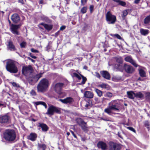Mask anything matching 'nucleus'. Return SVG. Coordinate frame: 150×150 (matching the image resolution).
I'll use <instances>...</instances> for the list:
<instances>
[{
  "instance_id": "nucleus-53",
  "label": "nucleus",
  "mask_w": 150,
  "mask_h": 150,
  "mask_svg": "<svg viewBox=\"0 0 150 150\" xmlns=\"http://www.w3.org/2000/svg\"><path fill=\"white\" fill-rule=\"evenodd\" d=\"M95 76L98 78H100V74L98 72H95Z\"/></svg>"
},
{
  "instance_id": "nucleus-18",
  "label": "nucleus",
  "mask_w": 150,
  "mask_h": 150,
  "mask_svg": "<svg viewBox=\"0 0 150 150\" xmlns=\"http://www.w3.org/2000/svg\"><path fill=\"white\" fill-rule=\"evenodd\" d=\"M84 96L86 98H92L93 97V93L90 91H86L84 93Z\"/></svg>"
},
{
  "instance_id": "nucleus-33",
  "label": "nucleus",
  "mask_w": 150,
  "mask_h": 150,
  "mask_svg": "<svg viewBox=\"0 0 150 150\" xmlns=\"http://www.w3.org/2000/svg\"><path fill=\"white\" fill-rule=\"evenodd\" d=\"M99 86L101 88L108 89L109 88V87L108 85L107 84L103 83L99 85Z\"/></svg>"
},
{
  "instance_id": "nucleus-45",
  "label": "nucleus",
  "mask_w": 150,
  "mask_h": 150,
  "mask_svg": "<svg viewBox=\"0 0 150 150\" xmlns=\"http://www.w3.org/2000/svg\"><path fill=\"white\" fill-rule=\"evenodd\" d=\"M80 75L81 76V77L82 78V84H84L86 81V77H84L83 75H82L80 74Z\"/></svg>"
},
{
  "instance_id": "nucleus-46",
  "label": "nucleus",
  "mask_w": 150,
  "mask_h": 150,
  "mask_svg": "<svg viewBox=\"0 0 150 150\" xmlns=\"http://www.w3.org/2000/svg\"><path fill=\"white\" fill-rule=\"evenodd\" d=\"M30 93L31 96H35L36 95V93L35 91L33 89L30 92Z\"/></svg>"
},
{
  "instance_id": "nucleus-41",
  "label": "nucleus",
  "mask_w": 150,
  "mask_h": 150,
  "mask_svg": "<svg viewBox=\"0 0 150 150\" xmlns=\"http://www.w3.org/2000/svg\"><path fill=\"white\" fill-rule=\"evenodd\" d=\"M146 98L147 101L150 102V92L146 93Z\"/></svg>"
},
{
  "instance_id": "nucleus-42",
  "label": "nucleus",
  "mask_w": 150,
  "mask_h": 150,
  "mask_svg": "<svg viewBox=\"0 0 150 150\" xmlns=\"http://www.w3.org/2000/svg\"><path fill=\"white\" fill-rule=\"evenodd\" d=\"M87 10V7H84L81 8V12L82 13H85L86 12Z\"/></svg>"
},
{
  "instance_id": "nucleus-9",
  "label": "nucleus",
  "mask_w": 150,
  "mask_h": 150,
  "mask_svg": "<svg viewBox=\"0 0 150 150\" xmlns=\"http://www.w3.org/2000/svg\"><path fill=\"white\" fill-rule=\"evenodd\" d=\"M120 145L115 143L110 142L109 143V150H120Z\"/></svg>"
},
{
  "instance_id": "nucleus-54",
  "label": "nucleus",
  "mask_w": 150,
  "mask_h": 150,
  "mask_svg": "<svg viewBox=\"0 0 150 150\" xmlns=\"http://www.w3.org/2000/svg\"><path fill=\"white\" fill-rule=\"evenodd\" d=\"M90 10L91 13H92L93 8V6L92 5H90Z\"/></svg>"
},
{
  "instance_id": "nucleus-44",
  "label": "nucleus",
  "mask_w": 150,
  "mask_h": 150,
  "mask_svg": "<svg viewBox=\"0 0 150 150\" xmlns=\"http://www.w3.org/2000/svg\"><path fill=\"white\" fill-rule=\"evenodd\" d=\"M123 14L122 15V17L124 18L125 16H126L128 14V12L127 10H124L123 11Z\"/></svg>"
},
{
  "instance_id": "nucleus-21",
  "label": "nucleus",
  "mask_w": 150,
  "mask_h": 150,
  "mask_svg": "<svg viewBox=\"0 0 150 150\" xmlns=\"http://www.w3.org/2000/svg\"><path fill=\"white\" fill-rule=\"evenodd\" d=\"M42 74L40 73L35 76L34 78L31 80L32 81H33L34 83L36 82L39 79L42 77Z\"/></svg>"
},
{
  "instance_id": "nucleus-63",
  "label": "nucleus",
  "mask_w": 150,
  "mask_h": 150,
  "mask_svg": "<svg viewBox=\"0 0 150 150\" xmlns=\"http://www.w3.org/2000/svg\"><path fill=\"white\" fill-rule=\"evenodd\" d=\"M86 140V139L85 137H81V140L83 141H85Z\"/></svg>"
},
{
  "instance_id": "nucleus-37",
  "label": "nucleus",
  "mask_w": 150,
  "mask_h": 150,
  "mask_svg": "<svg viewBox=\"0 0 150 150\" xmlns=\"http://www.w3.org/2000/svg\"><path fill=\"white\" fill-rule=\"evenodd\" d=\"M38 150H40V149H42L43 150H45L46 148V146L44 144H39L38 145Z\"/></svg>"
},
{
  "instance_id": "nucleus-61",
  "label": "nucleus",
  "mask_w": 150,
  "mask_h": 150,
  "mask_svg": "<svg viewBox=\"0 0 150 150\" xmlns=\"http://www.w3.org/2000/svg\"><path fill=\"white\" fill-rule=\"evenodd\" d=\"M28 59L29 60H30L33 62H35L34 60H33V59H32L30 57H28Z\"/></svg>"
},
{
  "instance_id": "nucleus-43",
  "label": "nucleus",
  "mask_w": 150,
  "mask_h": 150,
  "mask_svg": "<svg viewBox=\"0 0 150 150\" xmlns=\"http://www.w3.org/2000/svg\"><path fill=\"white\" fill-rule=\"evenodd\" d=\"M118 1L117 3H119V4L122 5V6H124L126 5L125 2L122 1L120 0H119V1Z\"/></svg>"
},
{
  "instance_id": "nucleus-28",
  "label": "nucleus",
  "mask_w": 150,
  "mask_h": 150,
  "mask_svg": "<svg viewBox=\"0 0 150 150\" xmlns=\"http://www.w3.org/2000/svg\"><path fill=\"white\" fill-rule=\"evenodd\" d=\"M115 67L120 71H121L122 69V64L117 63L115 65Z\"/></svg>"
},
{
  "instance_id": "nucleus-25",
  "label": "nucleus",
  "mask_w": 150,
  "mask_h": 150,
  "mask_svg": "<svg viewBox=\"0 0 150 150\" xmlns=\"http://www.w3.org/2000/svg\"><path fill=\"white\" fill-rule=\"evenodd\" d=\"M39 126L41 128L42 130L44 131H47L48 129L47 125L44 124H40Z\"/></svg>"
},
{
  "instance_id": "nucleus-16",
  "label": "nucleus",
  "mask_w": 150,
  "mask_h": 150,
  "mask_svg": "<svg viewBox=\"0 0 150 150\" xmlns=\"http://www.w3.org/2000/svg\"><path fill=\"white\" fill-rule=\"evenodd\" d=\"M12 21L14 23H17L20 20V17L17 13H15L11 16Z\"/></svg>"
},
{
  "instance_id": "nucleus-49",
  "label": "nucleus",
  "mask_w": 150,
  "mask_h": 150,
  "mask_svg": "<svg viewBox=\"0 0 150 150\" xmlns=\"http://www.w3.org/2000/svg\"><path fill=\"white\" fill-rule=\"evenodd\" d=\"M145 125L148 128L149 125V123L148 121H145L144 122Z\"/></svg>"
},
{
  "instance_id": "nucleus-47",
  "label": "nucleus",
  "mask_w": 150,
  "mask_h": 150,
  "mask_svg": "<svg viewBox=\"0 0 150 150\" xmlns=\"http://www.w3.org/2000/svg\"><path fill=\"white\" fill-rule=\"evenodd\" d=\"M20 45L21 47L24 48L26 45V43L25 42H23L20 44Z\"/></svg>"
},
{
  "instance_id": "nucleus-34",
  "label": "nucleus",
  "mask_w": 150,
  "mask_h": 150,
  "mask_svg": "<svg viewBox=\"0 0 150 150\" xmlns=\"http://www.w3.org/2000/svg\"><path fill=\"white\" fill-rule=\"evenodd\" d=\"M122 79V77L121 76H115L112 77V80L113 81H118Z\"/></svg>"
},
{
  "instance_id": "nucleus-14",
  "label": "nucleus",
  "mask_w": 150,
  "mask_h": 150,
  "mask_svg": "<svg viewBox=\"0 0 150 150\" xmlns=\"http://www.w3.org/2000/svg\"><path fill=\"white\" fill-rule=\"evenodd\" d=\"M59 100L65 104H71L74 101L73 99L71 97H67L64 99H60Z\"/></svg>"
},
{
  "instance_id": "nucleus-29",
  "label": "nucleus",
  "mask_w": 150,
  "mask_h": 150,
  "mask_svg": "<svg viewBox=\"0 0 150 150\" xmlns=\"http://www.w3.org/2000/svg\"><path fill=\"white\" fill-rule=\"evenodd\" d=\"M144 95L143 93L141 92H139L137 93H135V97L137 98H138L142 99Z\"/></svg>"
},
{
  "instance_id": "nucleus-8",
  "label": "nucleus",
  "mask_w": 150,
  "mask_h": 150,
  "mask_svg": "<svg viewBox=\"0 0 150 150\" xmlns=\"http://www.w3.org/2000/svg\"><path fill=\"white\" fill-rule=\"evenodd\" d=\"M10 117L7 115L0 116V123L3 124H8L10 121Z\"/></svg>"
},
{
  "instance_id": "nucleus-3",
  "label": "nucleus",
  "mask_w": 150,
  "mask_h": 150,
  "mask_svg": "<svg viewBox=\"0 0 150 150\" xmlns=\"http://www.w3.org/2000/svg\"><path fill=\"white\" fill-rule=\"evenodd\" d=\"M48 86V80L46 79H43L40 81L37 86V92L39 93L45 92Z\"/></svg>"
},
{
  "instance_id": "nucleus-30",
  "label": "nucleus",
  "mask_w": 150,
  "mask_h": 150,
  "mask_svg": "<svg viewBox=\"0 0 150 150\" xmlns=\"http://www.w3.org/2000/svg\"><path fill=\"white\" fill-rule=\"evenodd\" d=\"M144 24L150 25V15L146 17L144 20Z\"/></svg>"
},
{
  "instance_id": "nucleus-13",
  "label": "nucleus",
  "mask_w": 150,
  "mask_h": 150,
  "mask_svg": "<svg viewBox=\"0 0 150 150\" xmlns=\"http://www.w3.org/2000/svg\"><path fill=\"white\" fill-rule=\"evenodd\" d=\"M124 66L126 71L127 73H132L134 71L133 68L131 66L125 64Z\"/></svg>"
},
{
  "instance_id": "nucleus-12",
  "label": "nucleus",
  "mask_w": 150,
  "mask_h": 150,
  "mask_svg": "<svg viewBox=\"0 0 150 150\" xmlns=\"http://www.w3.org/2000/svg\"><path fill=\"white\" fill-rule=\"evenodd\" d=\"M21 26V24L15 25L12 24L11 26V28L12 33L14 34H18V32L17 30Z\"/></svg>"
},
{
  "instance_id": "nucleus-57",
  "label": "nucleus",
  "mask_w": 150,
  "mask_h": 150,
  "mask_svg": "<svg viewBox=\"0 0 150 150\" xmlns=\"http://www.w3.org/2000/svg\"><path fill=\"white\" fill-rule=\"evenodd\" d=\"M65 28V26H62L60 28V30H64Z\"/></svg>"
},
{
  "instance_id": "nucleus-60",
  "label": "nucleus",
  "mask_w": 150,
  "mask_h": 150,
  "mask_svg": "<svg viewBox=\"0 0 150 150\" xmlns=\"http://www.w3.org/2000/svg\"><path fill=\"white\" fill-rule=\"evenodd\" d=\"M140 0H135L134 1L135 3L136 4H138Z\"/></svg>"
},
{
  "instance_id": "nucleus-55",
  "label": "nucleus",
  "mask_w": 150,
  "mask_h": 150,
  "mask_svg": "<svg viewBox=\"0 0 150 150\" xmlns=\"http://www.w3.org/2000/svg\"><path fill=\"white\" fill-rule=\"evenodd\" d=\"M31 51L33 52H36V53H38V50H35L33 48H32L31 49Z\"/></svg>"
},
{
  "instance_id": "nucleus-19",
  "label": "nucleus",
  "mask_w": 150,
  "mask_h": 150,
  "mask_svg": "<svg viewBox=\"0 0 150 150\" xmlns=\"http://www.w3.org/2000/svg\"><path fill=\"white\" fill-rule=\"evenodd\" d=\"M37 137V134H36L31 133L28 137V138L32 141H34L35 140Z\"/></svg>"
},
{
  "instance_id": "nucleus-7",
  "label": "nucleus",
  "mask_w": 150,
  "mask_h": 150,
  "mask_svg": "<svg viewBox=\"0 0 150 150\" xmlns=\"http://www.w3.org/2000/svg\"><path fill=\"white\" fill-rule=\"evenodd\" d=\"M32 71V68L31 66H24L22 69V73L24 75L27 76L31 73Z\"/></svg>"
},
{
  "instance_id": "nucleus-20",
  "label": "nucleus",
  "mask_w": 150,
  "mask_h": 150,
  "mask_svg": "<svg viewBox=\"0 0 150 150\" xmlns=\"http://www.w3.org/2000/svg\"><path fill=\"white\" fill-rule=\"evenodd\" d=\"M127 94L128 97L131 99H134L135 97V93L133 91H129L127 92Z\"/></svg>"
},
{
  "instance_id": "nucleus-48",
  "label": "nucleus",
  "mask_w": 150,
  "mask_h": 150,
  "mask_svg": "<svg viewBox=\"0 0 150 150\" xmlns=\"http://www.w3.org/2000/svg\"><path fill=\"white\" fill-rule=\"evenodd\" d=\"M127 128L130 131H132L134 133H136V130L135 129L132 127H127Z\"/></svg>"
},
{
  "instance_id": "nucleus-39",
  "label": "nucleus",
  "mask_w": 150,
  "mask_h": 150,
  "mask_svg": "<svg viewBox=\"0 0 150 150\" xmlns=\"http://www.w3.org/2000/svg\"><path fill=\"white\" fill-rule=\"evenodd\" d=\"M95 92L97 94L98 96L100 97L102 96L103 93L100 90H99L97 89H96L95 90Z\"/></svg>"
},
{
  "instance_id": "nucleus-38",
  "label": "nucleus",
  "mask_w": 150,
  "mask_h": 150,
  "mask_svg": "<svg viewBox=\"0 0 150 150\" xmlns=\"http://www.w3.org/2000/svg\"><path fill=\"white\" fill-rule=\"evenodd\" d=\"M10 83L15 88H18L20 87L19 85L16 82H10Z\"/></svg>"
},
{
  "instance_id": "nucleus-40",
  "label": "nucleus",
  "mask_w": 150,
  "mask_h": 150,
  "mask_svg": "<svg viewBox=\"0 0 150 150\" xmlns=\"http://www.w3.org/2000/svg\"><path fill=\"white\" fill-rule=\"evenodd\" d=\"M104 96L105 97L111 98L112 96V94L110 92H107L104 94Z\"/></svg>"
},
{
  "instance_id": "nucleus-6",
  "label": "nucleus",
  "mask_w": 150,
  "mask_h": 150,
  "mask_svg": "<svg viewBox=\"0 0 150 150\" xmlns=\"http://www.w3.org/2000/svg\"><path fill=\"white\" fill-rule=\"evenodd\" d=\"M60 112L59 108L53 105H51L48 108L46 114L48 115H52L54 112L58 113Z\"/></svg>"
},
{
  "instance_id": "nucleus-22",
  "label": "nucleus",
  "mask_w": 150,
  "mask_h": 150,
  "mask_svg": "<svg viewBox=\"0 0 150 150\" xmlns=\"http://www.w3.org/2000/svg\"><path fill=\"white\" fill-rule=\"evenodd\" d=\"M8 48L11 51H14L15 50L14 45L13 42L11 41H9L8 42Z\"/></svg>"
},
{
  "instance_id": "nucleus-2",
  "label": "nucleus",
  "mask_w": 150,
  "mask_h": 150,
  "mask_svg": "<svg viewBox=\"0 0 150 150\" xmlns=\"http://www.w3.org/2000/svg\"><path fill=\"white\" fill-rule=\"evenodd\" d=\"M16 62L11 60H8L6 62V69L11 73H16L18 71V69L16 65Z\"/></svg>"
},
{
  "instance_id": "nucleus-27",
  "label": "nucleus",
  "mask_w": 150,
  "mask_h": 150,
  "mask_svg": "<svg viewBox=\"0 0 150 150\" xmlns=\"http://www.w3.org/2000/svg\"><path fill=\"white\" fill-rule=\"evenodd\" d=\"M140 31L141 34L144 35H147L149 32V31L148 30L144 29L142 28H141Z\"/></svg>"
},
{
  "instance_id": "nucleus-31",
  "label": "nucleus",
  "mask_w": 150,
  "mask_h": 150,
  "mask_svg": "<svg viewBox=\"0 0 150 150\" xmlns=\"http://www.w3.org/2000/svg\"><path fill=\"white\" fill-rule=\"evenodd\" d=\"M112 110V109L111 108L110 106L109 105L108 107L104 110V112L109 115H111Z\"/></svg>"
},
{
  "instance_id": "nucleus-58",
  "label": "nucleus",
  "mask_w": 150,
  "mask_h": 150,
  "mask_svg": "<svg viewBox=\"0 0 150 150\" xmlns=\"http://www.w3.org/2000/svg\"><path fill=\"white\" fill-rule=\"evenodd\" d=\"M41 105H43L44 106H45V108H47V105L44 102V103H41Z\"/></svg>"
},
{
  "instance_id": "nucleus-50",
  "label": "nucleus",
  "mask_w": 150,
  "mask_h": 150,
  "mask_svg": "<svg viewBox=\"0 0 150 150\" xmlns=\"http://www.w3.org/2000/svg\"><path fill=\"white\" fill-rule=\"evenodd\" d=\"M36 105H41V103H44V102L42 101H38L35 102L34 103Z\"/></svg>"
},
{
  "instance_id": "nucleus-59",
  "label": "nucleus",
  "mask_w": 150,
  "mask_h": 150,
  "mask_svg": "<svg viewBox=\"0 0 150 150\" xmlns=\"http://www.w3.org/2000/svg\"><path fill=\"white\" fill-rule=\"evenodd\" d=\"M18 1L19 3H21L22 4H23L24 2L23 0H18Z\"/></svg>"
},
{
  "instance_id": "nucleus-1",
  "label": "nucleus",
  "mask_w": 150,
  "mask_h": 150,
  "mask_svg": "<svg viewBox=\"0 0 150 150\" xmlns=\"http://www.w3.org/2000/svg\"><path fill=\"white\" fill-rule=\"evenodd\" d=\"M16 137V133L13 129H6L3 133V138L6 141L10 142H14Z\"/></svg>"
},
{
  "instance_id": "nucleus-23",
  "label": "nucleus",
  "mask_w": 150,
  "mask_h": 150,
  "mask_svg": "<svg viewBox=\"0 0 150 150\" xmlns=\"http://www.w3.org/2000/svg\"><path fill=\"white\" fill-rule=\"evenodd\" d=\"M139 74L142 77H144L146 76L145 71L142 68H140L138 69Z\"/></svg>"
},
{
  "instance_id": "nucleus-5",
  "label": "nucleus",
  "mask_w": 150,
  "mask_h": 150,
  "mask_svg": "<svg viewBox=\"0 0 150 150\" xmlns=\"http://www.w3.org/2000/svg\"><path fill=\"white\" fill-rule=\"evenodd\" d=\"M106 19L109 24H114L116 21V17L112 15L110 11L107 12L106 14Z\"/></svg>"
},
{
  "instance_id": "nucleus-51",
  "label": "nucleus",
  "mask_w": 150,
  "mask_h": 150,
  "mask_svg": "<svg viewBox=\"0 0 150 150\" xmlns=\"http://www.w3.org/2000/svg\"><path fill=\"white\" fill-rule=\"evenodd\" d=\"M87 0H81V5H84L86 3Z\"/></svg>"
},
{
  "instance_id": "nucleus-36",
  "label": "nucleus",
  "mask_w": 150,
  "mask_h": 150,
  "mask_svg": "<svg viewBox=\"0 0 150 150\" xmlns=\"http://www.w3.org/2000/svg\"><path fill=\"white\" fill-rule=\"evenodd\" d=\"M73 70H71V71L73 72ZM71 75L72 76L74 77H76L77 78L79 79H81V76H80L77 74L75 73V72H72V73H71Z\"/></svg>"
},
{
  "instance_id": "nucleus-24",
  "label": "nucleus",
  "mask_w": 150,
  "mask_h": 150,
  "mask_svg": "<svg viewBox=\"0 0 150 150\" xmlns=\"http://www.w3.org/2000/svg\"><path fill=\"white\" fill-rule=\"evenodd\" d=\"M40 24L43 26L45 28L48 30H51L52 28V26L51 25H49L43 23H42Z\"/></svg>"
},
{
  "instance_id": "nucleus-52",
  "label": "nucleus",
  "mask_w": 150,
  "mask_h": 150,
  "mask_svg": "<svg viewBox=\"0 0 150 150\" xmlns=\"http://www.w3.org/2000/svg\"><path fill=\"white\" fill-rule=\"evenodd\" d=\"M114 36H115L117 38L121 40L122 39V38L121 36L118 34H117L114 35Z\"/></svg>"
},
{
  "instance_id": "nucleus-32",
  "label": "nucleus",
  "mask_w": 150,
  "mask_h": 150,
  "mask_svg": "<svg viewBox=\"0 0 150 150\" xmlns=\"http://www.w3.org/2000/svg\"><path fill=\"white\" fill-rule=\"evenodd\" d=\"M76 121L77 123L80 126L82 125V124H83L84 122L83 120L82 119L80 118H77L76 119Z\"/></svg>"
},
{
  "instance_id": "nucleus-26",
  "label": "nucleus",
  "mask_w": 150,
  "mask_h": 150,
  "mask_svg": "<svg viewBox=\"0 0 150 150\" xmlns=\"http://www.w3.org/2000/svg\"><path fill=\"white\" fill-rule=\"evenodd\" d=\"M80 126L82 129L84 131L87 132L88 131V127H87L86 123L84 122Z\"/></svg>"
},
{
  "instance_id": "nucleus-4",
  "label": "nucleus",
  "mask_w": 150,
  "mask_h": 150,
  "mask_svg": "<svg viewBox=\"0 0 150 150\" xmlns=\"http://www.w3.org/2000/svg\"><path fill=\"white\" fill-rule=\"evenodd\" d=\"M108 105L112 109V110L116 111H119L120 104L119 100H112L109 103Z\"/></svg>"
},
{
  "instance_id": "nucleus-15",
  "label": "nucleus",
  "mask_w": 150,
  "mask_h": 150,
  "mask_svg": "<svg viewBox=\"0 0 150 150\" xmlns=\"http://www.w3.org/2000/svg\"><path fill=\"white\" fill-rule=\"evenodd\" d=\"M102 76L105 79L110 80V75L109 73L107 71H103L100 72Z\"/></svg>"
},
{
  "instance_id": "nucleus-35",
  "label": "nucleus",
  "mask_w": 150,
  "mask_h": 150,
  "mask_svg": "<svg viewBox=\"0 0 150 150\" xmlns=\"http://www.w3.org/2000/svg\"><path fill=\"white\" fill-rule=\"evenodd\" d=\"M115 59L116 62L117 63L122 64L123 59L122 57H118L115 58Z\"/></svg>"
},
{
  "instance_id": "nucleus-62",
  "label": "nucleus",
  "mask_w": 150,
  "mask_h": 150,
  "mask_svg": "<svg viewBox=\"0 0 150 150\" xmlns=\"http://www.w3.org/2000/svg\"><path fill=\"white\" fill-rule=\"evenodd\" d=\"M30 56L33 58L34 59L36 58V57L35 56H33V55H30Z\"/></svg>"
},
{
  "instance_id": "nucleus-10",
  "label": "nucleus",
  "mask_w": 150,
  "mask_h": 150,
  "mask_svg": "<svg viewBox=\"0 0 150 150\" xmlns=\"http://www.w3.org/2000/svg\"><path fill=\"white\" fill-rule=\"evenodd\" d=\"M63 85V83H58L55 85L54 90L59 95L61 93V91Z\"/></svg>"
},
{
  "instance_id": "nucleus-64",
  "label": "nucleus",
  "mask_w": 150,
  "mask_h": 150,
  "mask_svg": "<svg viewBox=\"0 0 150 150\" xmlns=\"http://www.w3.org/2000/svg\"><path fill=\"white\" fill-rule=\"evenodd\" d=\"M83 69H87V67L86 66H84L83 67Z\"/></svg>"
},
{
  "instance_id": "nucleus-11",
  "label": "nucleus",
  "mask_w": 150,
  "mask_h": 150,
  "mask_svg": "<svg viewBox=\"0 0 150 150\" xmlns=\"http://www.w3.org/2000/svg\"><path fill=\"white\" fill-rule=\"evenodd\" d=\"M125 60L126 62L130 63L136 67H137L138 66L135 61L131 57H126L125 58Z\"/></svg>"
},
{
  "instance_id": "nucleus-17",
  "label": "nucleus",
  "mask_w": 150,
  "mask_h": 150,
  "mask_svg": "<svg viewBox=\"0 0 150 150\" xmlns=\"http://www.w3.org/2000/svg\"><path fill=\"white\" fill-rule=\"evenodd\" d=\"M97 146L99 148H100L103 150L107 149V146L106 144L102 141L99 142L97 144Z\"/></svg>"
},
{
  "instance_id": "nucleus-56",
  "label": "nucleus",
  "mask_w": 150,
  "mask_h": 150,
  "mask_svg": "<svg viewBox=\"0 0 150 150\" xmlns=\"http://www.w3.org/2000/svg\"><path fill=\"white\" fill-rule=\"evenodd\" d=\"M70 132H71V133L72 134V135L74 137L76 138H77V137L75 135V134H74V132H73L71 130L70 131Z\"/></svg>"
}]
</instances>
